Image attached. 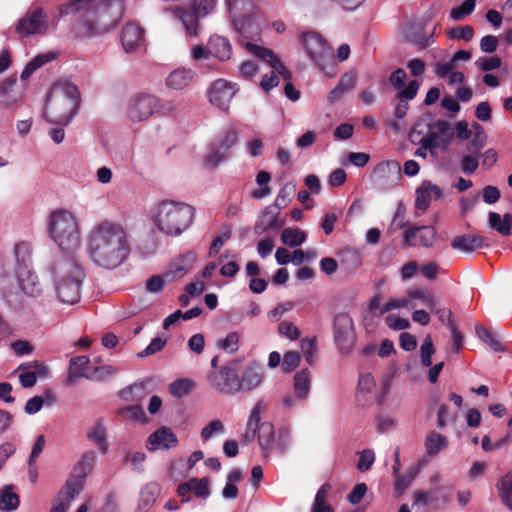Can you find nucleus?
<instances>
[{
    "mask_svg": "<svg viewBox=\"0 0 512 512\" xmlns=\"http://www.w3.org/2000/svg\"><path fill=\"white\" fill-rule=\"evenodd\" d=\"M88 252L97 266L104 269L118 267L130 254L125 228L109 220L99 222L90 232Z\"/></svg>",
    "mask_w": 512,
    "mask_h": 512,
    "instance_id": "obj_1",
    "label": "nucleus"
},
{
    "mask_svg": "<svg viewBox=\"0 0 512 512\" xmlns=\"http://www.w3.org/2000/svg\"><path fill=\"white\" fill-rule=\"evenodd\" d=\"M80 102L77 86L61 80L52 85L46 97L43 118L50 124L67 126L76 114Z\"/></svg>",
    "mask_w": 512,
    "mask_h": 512,
    "instance_id": "obj_2",
    "label": "nucleus"
},
{
    "mask_svg": "<svg viewBox=\"0 0 512 512\" xmlns=\"http://www.w3.org/2000/svg\"><path fill=\"white\" fill-rule=\"evenodd\" d=\"M193 217L192 206L174 201H162L157 208L155 223L166 235L178 236L192 224Z\"/></svg>",
    "mask_w": 512,
    "mask_h": 512,
    "instance_id": "obj_3",
    "label": "nucleus"
},
{
    "mask_svg": "<svg viewBox=\"0 0 512 512\" xmlns=\"http://www.w3.org/2000/svg\"><path fill=\"white\" fill-rule=\"evenodd\" d=\"M56 291L63 303L75 304L80 300V287L85 277L82 267L72 258L59 261L53 268Z\"/></svg>",
    "mask_w": 512,
    "mask_h": 512,
    "instance_id": "obj_4",
    "label": "nucleus"
},
{
    "mask_svg": "<svg viewBox=\"0 0 512 512\" xmlns=\"http://www.w3.org/2000/svg\"><path fill=\"white\" fill-rule=\"evenodd\" d=\"M114 4L119 5L120 0H70L59 6L57 20L67 15H78L79 21L92 31Z\"/></svg>",
    "mask_w": 512,
    "mask_h": 512,
    "instance_id": "obj_5",
    "label": "nucleus"
},
{
    "mask_svg": "<svg viewBox=\"0 0 512 512\" xmlns=\"http://www.w3.org/2000/svg\"><path fill=\"white\" fill-rule=\"evenodd\" d=\"M48 228L50 236L61 250L71 252L79 246L78 225L69 211L57 210L51 213Z\"/></svg>",
    "mask_w": 512,
    "mask_h": 512,
    "instance_id": "obj_6",
    "label": "nucleus"
},
{
    "mask_svg": "<svg viewBox=\"0 0 512 512\" xmlns=\"http://www.w3.org/2000/svg\"><path fill=\"white\" fill-rule=\"evenodd\" d=\"M428 128V134L420 139V147L415 151L418 157L426 158L427 150L434 155V149L447 148L453 139L452 127L446 120L434 121L428 125Z\"/></svg>",
    "mask_w": 512,
    "mask_h": 512,
    "instance_id": "obj_7",
    "label": "nucleus"
},
{
    "mask_svg": "<svg viewBox=\"0 0 512 512\" xmlns=\"http://www.w3.org/2000/svg\"><path fill=\"white\" fill-rule=\"evenodd\" d=\"M302 46L307 56L321 69L334 61L332 48L327 41L317 32H303L300 37Z\"/></svg>",
    "mask_w": 512,
    "mask_h": 512,
    "instance_id": "obj_8",
    "label": "nucleus"
},
{
    "mask_svg": "<svg viewBox=\"0 0 512 512\" xmlns=\"http://www.w3.org/2000/svg\"><path fill=\"white\" fill-rule=\"evenodd\" d=\"M238 362L232 361L207 375L209 386L220 394L235 395L237 390Z\"/></svg>",
    "mask_w": 512,
    "mask_h": 512,
    "instance_id": "obj_9",
    "label": "nucleus"
},
{
    "mask_svg": "<svg viewBox=\"0 0 512 512\" xmlns=\"http://www.w3.org/2000/svg\"><path fill=\"white\" fill-rule=\"evenodd\" d=\"M217 0L195 1L189 8L178 10V16L183 23L186 32L190 36H197L199 31V18L207 16L216 7Z\"/></svg>",
    "mask_w": 512,
    "mask_h": 512,
    "instance_id": "obj_10",
    "label": "nucleus"
},
{
    "mask_svg": "<svg viewBox=\"0 0 512 512\" xmlns=\"http://www.w3.org/2000/svg\"><path fill=\"white\" fill-rule=\"evenodd\" d=\"M334 341L343 353H349L356 342L354 322L348 313H338L333 321Z\"/></svg>",
    "mask_w": 512,
    "mask_h": 512,
    "instance_id": "obj_11",
    "label": "nucleus"
},
{
    "mask_svg": "<svg viewBox=\"0 0 512 512\" xmlns=\"http://www.w3.org/2000/svg\"><path fill=\"white\" fill-rule=\"evenodd\" d=\"M47 30V14L40 7H31L15 27V32L20 38H26L35 34H45Z\"/></svg>",
    "mask_w": 512,
    "mask_h": 512,
    "instance_id": "obj_12",
    "label": "nucleus"
},
{
    "mask_svg": "<svg viewBox=\"0 0 512 512\" xmlns=\"http://www.w3.org/2000/svg\"><path fill=\"white\" fill-rule=\"evenodd\" d=\"M237 142V133L234 129H227L222 138L213 143L204 157V166L208 169L216 168L227 157L228 151Z\"/></svg>",
    "mask_w": 512,
    "mask_h": 512,
    "instance_id": "obj_13",
    "label": "nucleus"
},
{
    "mask_svg": "<svg viewBox=\"0 0 512 512\" xmlns=\"http://www.w3.org/2000/svg\"><path fill=\"white\" fill-rule=\"evenodd\" d=\"M437 239V230L431 225H414L404 232L403 244L405 246H421L431 248Z\"/></svg>",
    "mask_w": 512,
    "mask_h": 512,
    "instance_id": "obj_14",
    "label": "nucleus"
},
{
    "mask_svg": "<svg viewBox=\"0 0 512 512\" xmlns=\"http://www.w3.org/2000/svg\"><path fill=\"white\" fill-rule=\"evenodd\" d=\"M160 111L159 99L153 95L142 94L135 98L128 110L132 121L141 122Z\"/></svg>",
    "mask_w": 512,
    "mask_h": 512,
    "instance_id": "obj_15",
    "label": "nucleus"
},
{
    "mask_svg": "<svg viewBox=\"0 0 512 512\" xmlns=\"http://www.w3.org/2000/svg\"><path fill=\"white\" fill-rule=\"evenodd\" d=\"M237 92L235 84L225 79L215 80L209 89V101L221 110H228L230 101Z\"/></svg>",
    "mask_w": 512,
    "mask_h": 512,
    "instance_id": "obj_16",
    "label": "nucleus"
},
{
    "mask_svg": "<svg viewBox=\"0 0 512 512\" xmlns=\"http://www.w3.org/2000/svg\"><path fill=\"white\" fill-rule=\"evenodd\" d=\"M256 12L233 20V28L239 36V42L244 45L246 42L260 39L261 27L255 21Z\"/></svg>",
    "mask_w": 512,
    "mask_h": 512,
    "instance_id": "obj_17",
    "label": "nucleus"
},
{
    "mask_svg": "<svg viewBox=\"0 0 512 512\" xmlns=\"http://www.w3.org/2000/svg\"><path fill=\"white\" fill-rule=\"evenodd\" d=\"M264 375L263 368L256 362L250 363L242 372L239 374L237 370V390L240 392H250L262 382Z\"/></svg>",
    "mask_w": 512,
    "mask_h": 512,
    "instance_id": "obj_18",
    "label": "nucleus"
},
{
    "mask_svg": "<svg viewBox=\"0 0 512 512\" xmlns=\"http://www.w3.org/2000/svg\"><path fill=\"white\" fill-rule=\"evenodd\" d=\"M179 441L171 428L162 426L154 431L147 439L146 447L149 451L170 450L178 445Z\"/></svg>",
    "mask_w": 512,
    "mask_h": 512,
    "instance_id": "obj_19",
    "label": "nucleus"
},
{
    "mask_svg": "<svg viewBox=\"0 0 512 512\" xmlns=\"http://www.w3.org/2000/svg\"><path fill=\"white\" fill-rule=\"evenodd\" d=\"M280 210L270 205L259 215L254 225L257 234H263L268 229H279L285 224V220L279 218Z\"/></svg>",
    "mask_w": 512,
    "mask_h": 512,
    "instance_id": "obj_20",
    "label": "nucleus"
},
{
    "mask_svg": "<svg viewBox=\"0 0 512 512\" xmlns=\"http://www.w3.org/2000/svg\"><path fill=\"white\" fill-rule=\"evenodd\" d=\"M491 239L480 235H461L456 236L451 241V247L455 250L463 251L466 253L473 252L474 250L483 247H489Z\"/></svg>",
    "mask_w": 512,
    "mask_h": 512,
    "instance_id": "obj_21",
    "label": "nucleus"
},
{
    "mask_svg": "<svg viewBox=\"0 0 512 512\" xmlns=\"http://www.w3.org/2000/svg\"><path fill=\"white\" fill-rule=\"evenodd\" d=\"M442 196L441 189L430 181H423L416 189L415 207L418 210L426 211L430 206L431 199H439Z\"/></svg>",
    "mask_w": 512,
    "mask_h": 512,
    "instance_id": "obj_22",
    "label": "nucleus"
},
{
    "mask_svg": "<svg viewBox=\"0 0 512 512\" xmlns=\"http://www.w3.org/2000/svg\"><path fill=\"white\" fill-rule=\"evenodd\" d=\"M143 29L135 23H127L121 31V43L126 52L135 51L143 42Z\"/></svg>",
    "mask_w": 512,
    "mask_h": 512,
    "instance_id": "obj_23",
    "label": "nucleus"
},
{
    "mask_svg": "<svg viewBox=\"0 0 512 512\" xmlns=\"http://www.w3.org/2000/svg\"><path fill=\"white\" fill-rule=\"evenodd\" d=\"M418 89L419 83L416 80H412L408 83L406 88L396 94L395 97L398 100V103L394 110V116L397 119H403L406 116L409 110L408 101L413 100L416 97Z\"/></svg>",
    "mask_w": 512,
    "mask_h": 512,
    "instance_id": "obj_24",
    "label": "nucleus"
},
{
    "mask_svg": "<svg viewBox=\"0 0 512 512\" xmlns=\"http://www.w3.org/2000/svg\"><path fill=\"white\" fill-rule=\"evenodd\" d=\"M18 283L27 296L37 297L42 293V286L38 280V276L28 268L19 269L17 271Z\"/></svg>",
    "mask_w": 512,
    "mask_h": 512,
    "instance_id": "obj_25",
    "label": "nucleus"
},
{
    "mask_svg": "<svg viewBox=\"0 0 512 512\" xmlns=\"http://www.w3.org/2000/svg\"><path fill=\"white\" fill-rule=\"evenodd\" d=\"M209 51L212 56L220 61L229 60L232 55V47L228 38L220 35H212L209 39Z\"/></svg>",
    "mask_w": 512,
    "mask_h": 512,
    "instance_id": "obj_26",
    "label": "nucleus"
},
{
    "mask_svg": "<svg viewBox=\"0 0 512 512\" xmlns=\"http://www.w3.org/2000/svg\"><path fill=\"white\" fill-rule=\"evenodd\" d=\"M257 438L263 456H269L274 449L275 443V430L273 424L270 422L261 423Z\"/></svg>",
    "mask_w": 512,
    "mask_h": 512,
    "instance_id": "obj_27",
    "label": "nucleus"
},
{
    "mask_svg": "<svg viewBox=\"0 0 512 512\" xmlns=\"http://www.w3.org/2000/svg\"><path fill=\"white\" fill-rule=\"evenodd\" d=\"M224 4L232 21L256 12L252 0H224Z\"/></svg>",
    "mask_w": 512,
    "mask_h": 512,
    "instance_id": "obj_28",
    "label": "nucleus"
},
{
    "mask_svg": "<svg viewBox=\"0 0 512 512\" xmlns=\"http://www.w3.org/2000/svg\"><path fill=\"white\" fill-rule=\"evenodd\" d=\"M193 79V72L190 69L179 68L172 71L166 78L167 87L174 90H182Z\"/></svg>",
    "mask_w": 512,
    "mask_h": 512,
    "instance_id": "obj_29",
    "label": "nucleus"
},
{
    "mask_svg": "<svg viewBox=\"0 0 512 512\" xmlns=\"http://www.w3.org/2000/svg\"><path fill=\"white\" fill-rule=\"evenodd\" d=\"M357 76L355 72L345 73L334 89L329 93V100L331 102L339 100L346 92L353 89L356 85Z\"/></svg>",
    "mask_w": 512,
    "mask_h": 512,
    "instance_id": "obj_30",
    "label": "nucleus"
},
{
    "mask_svg": "<svg viewBox=\"0 0 512 512\" xmlns=\"http://www.w3.org/2000/svg\"><path fill=\"white\" fill-rule=\"evenodd\" d=\"M311 373L307 368L301 369L294 376V392L298 399H305L310 391L311 387Z\"/></svg>",
    "mask_w": 512,
    "mask_h": 512,
    "instance_id": "obj_31",
    "label": "nucleus"
},
{
    "mask_svg": "<svg viewBox=\"0 0 512 512\" xmlns=\"http://www.w3.org/2000/svg\"><path fill=\"white\" fill-rule=\"evenodd\" d=\"M496 487L502 504L512 511V471L502 476L498 480Z\"/></svg>",
    "mask_w": 512,
    "mask_h": 512,
    "instance_id": "obj_32",
    "label": "nucleus"
},
{
    "mask_svg": "<svg viewBox=\"0 0 512 512\" xmlns=\"http://www.w3.org/2000/svg\"><path fill=\"white\" fill-rule=\"evenodd\" d=\"M489 225L502 236H509L512 230V214L505 213L503 218L496 213L490 212L488 215Z\"/></svg>",
    "mask_w": 512,
    "mask_h": 512,
    "instance_id": "obj_33",
    "label": "nucleus"
},
{
    "mask_svg": "<svg viewBox=\"0 0 512 512\" xmlns=\"http://www.w3.org/2000/svg\"><path fill=\"white\" fill-rule=\"evenodd\" d=\"M16 77L9 76L0 84V107L9 108L16 103L17 98L12 95L14 86L16 85Z\"/></svg>",
    "mask_w": 512,
    "mask_h": 512,
    "instance_id": "obj_34",
    "label": "nucleus"
},
{
    "mask_svg": "<svg viewBox=\"0 0 512 512\" xmlns=\"http://www.w3.org/2000/svg\"><path fill=\"white\" fill-rule=\"evenodd\" d=\"M13 485H7L0 490V510L1 511H14L20 504V499L17 493L13 491Z\"/></svg>",
    "mask_w": 512,
    "mask_h": 512,
    "instance_id": "obj_35",
    "label": "nucleus"
},
{
    "mask_svg": "<svg viewBox=\"0 0 512 512\" xmlns=\"http://www.w3.org/2000/svg\"><path fill=\"white\" fill-rule=\"evenodd\" d=\"M90 360L87 356H76L71 358L69 372H68V383L73 384L78 378L84 377V371L88 367Z\"/></svg>",
    "mask_w": 512,
    "mask_h": 512,
    "instance_id": "obj_36",
    "label": "nucleus"
},
{
    "mask_svg": "<svg viewBox=\"0 0 512 512\" xmlns=\"http://www.w3.org/2000/svg\"><path fill=\"white\" fill-rule=\"evenodd\" d=\"M196 383L190 378H179L169 384V393L175 398L188 396L195 388Z\"/></svg>",
    "mask_w": 512,
    "mask_h": 512,
    "instance_id": "obj_37",
    "label": "nucleus"
},
{
    "mask_svg": "<svg viewBox=\"0 0 512 512\" xmlns=\"http://www.w3.org/2000/svg\"><path fill=\"white\" fill-rule=\"evenodd\" d=\"M332 486L329 483L323 484L317 491L311 512H334V508L327 503V497Z\"/></svg>",
    "mask_w": 512,
    "mask_h": 512,
    "instance_id": "obj_38",
    "label": "nucleus"
},
{
    "mask_svg": "<svg viewBox=\"0 0 512 512\" xmlns=\"http://www.w3.org/2000/svg\"><path fill=\"white\" fill-rule=\"evenodd\" d=\"M53 59H55V54L52 52L37 55L27 63L21 73V79H28L37 69L41 68L43 65L52 61Z\"/></svg>",
    "mask_w": 512,
    "mask_h": 512,
    "instance_id": "obj_39",
    "label": "nucleus"
},
{
    "mask_svg": "<svg viewBox=\"0 0 512 512\" xmlns=\"http://www.w3.org/2000/svg\"><path fill=\"white\" fill-rule=\"evenodd\" d=\"M83 489V477H71L66 481L65 486L59 492L60 497L72 501Z\"/></svg>",
    "mask_w": 512,
    "mask_h": 512,
    "instance_id": "obj_40",
    "label": "nucleus"
},
{
    "mask_svg": "<svg viewBox=\"0 0 512 512\" xmlns=\"http://www.w3.org/2000/svg\"><path fill=\"white\" fill-rule=\"evenodd\" d=\"M361 264L359 253L353 249H345L340 253V266L347 272L356 270Z\"/></svg>",
    "mask_w": 512,
    "mask_h": 512,
    "instance_id": "obj_41",
    "label": "nucleus"
},
{
    "mask_svg": "<svg viewBox=\"0 0 512 512\" xmlns=\"http://www.w3.org/2000/svg\"><path fill=\"white\" fill-rule=\"evenodd\" d=\"M196 261V254L193 252H188L181 256L177 261L172 265V274L173 277H182L193 265Z\"/></svg>",
    "mask_w": 512,
    "mask_h": 512,
    "instance_id": "obj_42",
    "label": "nucleus"
},
{
    "mask_svg": "<svg viewBox=\"0 0 512 512\" xmlns=\"http://www.w3.org/2000/svg\"><path fill=\"white\" fill-rule=\"evenodd\" d=\"M245 48L254 54L257 58L267 62L271 67L272 64H275L279 59L274 54V52L268 48L258 46L251 42L244 43Z\"/></svg>",
    "mask_w": 512,
    "mask_h": 512,
    "instance_id": "obj_43",
    "label": "nucleus"
},
{
    "mask_svg": "<svg viewBox=\"0 0 512 512\" xmlns=\"http://www.w3.org/2000/svg\"><path fill=\"white\" fill-rule=\"evenodd\" d=\"M425 445L429 455H436L447 446V439L441 434L431 432L426 437Z\"/></svg>",
    "mask_w": 512,
    "mask_h": 512,
    "instance_id": "obj_44",
    "label": "nucleus"
},
{
    "mask_svg": "<svg viewBox=\"0 0 512 512\" xmlns=\"http://www.w3.org/2000/svg\"><path fill=\"white\" fill-rule=\"evenodd\" d=\"M295 191H296L295 183H293V182L286 183L280 189V191L275 199V202H274V204H272V206H274L278 210L285 208L291 202L292 196L294 195Z\"/></svg>",
    "mask_w": 512,
    "mask_h": 512,
    "instance_id": "obj_45",
    "label": "nucleus"
},
{
    "mask_svg": "<svg viewBox=\"0 0 512 512\" xmlns=\"http://www.w3.org/2000/svg\"><path fill=\"white\" fill-rule=\"evenodd\" d=\"M305 239V233L297 228H285L281 233V241L290 247L301 245Z\"/></svg>",
    "mask_w": 512,
    "mask_h": 512,
    "instance_id": "obj_46",
    "label": "nucleus"
},
{
    "mask_svg": "<svg viewBox=\"0 0 512 512\" xmlns=\"http://www.w3.org/2000/svg\"><path fill=\"white\" fill-rule=\"evenodd\" d=\"M15 258L19 265V269L28 268L31 259V245L27 242H20L14 248Z\"/></svg>",
    "mask_w": 512,
    "mask_h": 512,
    "instance_id": "obj_47",
    "label": "nucleus"
},
{
    "mask_svg": "<svg viewBox=\"0 0 512 512\" xmlns=\"http://www.w3.org/2000/svg\"><path fill=\"white\" fill-rule=\"evenodd\" d=\"M437 500L436 491L416 490L413 494V507H427Z\"/></svg>",
    "mask_w": 512,
    "mask_h": 512,
    "instance_id": "obj_48",
    "label": "nucleus"
},
{
    "mask_svg": "<svg viewBox=\"0 0 512 512\" xmlns=\"http://www.w3.org/2000/svg\"><path fill=\"white\" fill-rule=\"evenodd\" d=\"M476 334L483 342L489 345L493 350H502L501 342L497 339L496 335L492 331L482 326H476Z\"/></svg>",
    "mask_w": 512,
    "mask_h": 512,
    "instance_id": "obj_49",
    "label": "nucleus"
},
{
    "mask_svg": "<svg viewBox=\"0 0 512 512\" xmlns=\"http://www.w3.org/2000/svg\"><path fill=\"white\" fill-rule=\"evenodd\" d=\"M475 5V0H465L460 6L451 10L450 17L456 21L462 20L474 11Z\"/></svg>",
    "mask_w": 512,
    "mask_h": 512,
    "instance_id": "obj_50",
    "label": "nucleus"
},
{
    "mask_svg": "<svg viewBox=\"0 0 512 512\" xmlns=\"http://www.w3.org/2000/svg\"><path fill=\"white\" fill-rule=\"evenodd\" d=\"M449 39H459L470 41L474 36V29L470 25H465L456 28H450L446 31Z\"/></svg>",
    "mask_w": 512,
    "mask_h": 512,
    "instance_id": "obj_51",
    "label": "nucleus"
},
{
    "mask_svg": "<svg viewBox=\"0 0 512 512\" xmlns=\"http://www.w3.org/2000/svg\"><path fill=\"white\" fill-rule=\"evenodd\" d=\"M192 492H194L196 497L206 498L210 495L209 489V479L207 477L203 478H192L190 479Z\"/></svg>",
    "mask_w": 512,
    "mask_h": 512,
    "instance_id": "obj_52",
    "label": "nucleus"
},
{
    "mask_svg": "<svg viewBox=\"0 0 512 512\" xmlns=\"http://www.w3.org/2000/svg\"><path fill=\"white\" fill-rule=\"evenodd\" d=\"M421 351V363L425 367H430L432 365V355L435 352L434 345L430 335H428L420 348Z\"/></svg>",
    "mask_w": 512,
    "mask_h": 512,
    "instance_id": "obj_53",
    "label": "nucleus"
},
{
    "mask_svg": "<svg viewBox=\"0 0 512 512\" xmlns=\"http://www.w3.org/2000/svg\"><path fill=\"white\" fill-rule=\"evenodd\" d=\"M301 361V356L297 351H288L284 354L282 362L283 372L289 373L296 369Z\"/></svg>",
    "mask_w": 512,
    "mask_h": 512,
    "instance_id": "obj_54",
    "label": "nucleus"
},
{
    "mask_svg": "<svg viewBox=\"0 0 512 512\" xmlns=\"http://www.w3.org/2000/svg\"><path fill=\"white\" fill-rule=\"evenodd\" d=\"M301 350L305 356L306 361L312 365L314 363V356L316 353V339L305 338L301 340Z\"/></svg>",
    "mask_w": 512,
    "mask_h": 512,
    "instance_id": "obj_55",
    "label": "nucleus"
},
{
    "mask_svg": "<svg viewBox=\"0 0 512 512\" xmlns=\"http://www.w3.org/2000/svg\"><path fill=\"white\" fill-rule=\"evenodd\" d=\"M223 431V422L220 420H213L202 429L201 438L203 441H207L212 438L215 433H222Z\"/></svg>",
    "mask_w": 512,
    "mask_h": 512,
    "instance_id": "obj_56",
    "label": "nucleus"
},
{
    "mask_svg": "<svg viewBox=\"0 0 512 512\" xmlns=\"http://www.w3.org/2000/svg\"><path fill=\"white\" fill-rule=\"evenodd\" d=\"M291 435L289 430L281 429L278 432L277 439H275L274 447L279 454H284L290 444Z\"/></svg>",
    "mask_w": 512,
    "mask_h": 512,
    "instance_id": "obj_57",
    "label": "nucleus"
},
{
    "mask_svg": "<svg viewBox=\"0 0 512 512\" xmlns=\"http://www.w3.org/2000/svg\"><path fill=\"white\" fill-rule=\"evenodd\" d=\"M386 325L395 331L405 330L410 327V322L406 318H401L394 314H390L385 318Z\"/></svg>",
    "mask_w": 512,
    "mask_h": 512,
    "instance_id": "obj_58",
    "label": "nucleus"
},
{
    "mask_svg": "<svg viewBox=\"0 0 512 512\" xmlns=\"http://www.w3.org/2000/svg\"><path fill=\"white\" fill-rule=\"evenodd\" d=\"M375 460V455L372 450H363L359 455V460L357 463V469L361 472L368 471Z\"/></svg>",
    "mask_w": 512,
    "mask_h": 512,
    "instance_id": "obj_59",
    "label": "nucleus"
},
{
    "mask_svg": "<svg viewBox=\"0 0 512 512\" xmlns=\"http://www.w3.org/2000/svg\"><path fill=\"white\" fill-rule=\"evenodd\" d=\"M166 342V339L160 337L152 339L150 344L138 354V357L143 358L161 351L165 347Z\"/></svg>",
    "mask_w": 512,
    "mask_h": 512,
    "instance_id": "obj_60",
    "label": "nucleus"
},
{
    "mask_svg": "<svg viewBox=\"0 0 512 512\" xmlns=\"http://www.w3.org/2000/svg\"><path fill=\"white\" fill-rule=\"evenodd\" d=\"M407 79V74L404 69L397 68L393 71L389 76V82L391 85L397 90H403L405 87V82Z\"/></svg>",
    "mask_w": 512,
    "mask_h": 512,
    "instance_id": "obj_61",
    "label": "nucleus"
},
{
    "mask_svg": "<svg viewBox=\"0 0 512 512\" xmlns=\"http://www.w3.org/2000/svg\"><path fill=\"white\" fill-rule=\"evenodd\" d=\"M239 335L237 332H230L225 339L219 342V347L225 351L234 353L238 350Z\"/></svg>",
    "mask_w": 512,
    "mask_h": 512,
    "instance_id": "obj_62",
    "label": "nucleus"
},
{
    "mask_svg": "<svg viewBox=\"0 0 512 512\" xmlns=\"http://www.w3.org/2000/svg\"><path fill=\"white\" fill-rule=\"evenodd\" d=\"M476 65L485 72L495 70L501 66V59L497 56L482 57L476 61Z\"/></svg>",
    "mask_w": 512,
    "mask_h": 512,
    "instance_id": "obj_63",
    "label": "nucleus"
},
{
    "mask_svg": "<svg viewBox=\"0 0 512 512\" xmlns=\"http://www.w3.org/2000/svg\"><path fill=\"white\" fill-rule=\"evenodd\" d=\"M278 330L280 334L291 340L297 339L300 335L298 328L292 322L288 321L281 322L278 326Z\"/></svg>",
    "mask_w": 512,
    "mask_h": 512,
    "instance_id": "obj_64",
    "label": "nucleus"
}]
</instances>
